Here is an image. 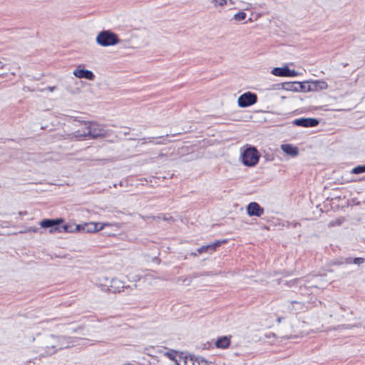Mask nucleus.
I'll return each mask as SVG.
<instances>
[{"mask_svg":"<svg viewBox=\"0 0 365 365\" xmlns=\"http://www.w3.org/2000/svg\"><path fill=\"white\" fill-rule=\"evenodd\" d=\"M108 135L104 125L95 121H84L82 127L68 135L71 140H86L103 138Z\"/></svg>","mask_w":365,"mask_h":365,"instance_id":"nucleus-1","label":"nucleus"},{"mask_svg":"<svg viewBox=\"0 0 365 365\" xmlns=\"http://www.w3.org/2000/svg\"><path fill=\"white\" fill-rule=\"evenodd\" d=\"M39 348L40 356L41 357L51 356L61 350V346L58 344V338L53 334L45 336Z\"/></svg>","mask_w":365,"mask_h":365,"instance_id":"nucleus-2","label":"nucleus"},{"mask_svg":"<svg viewBox=\"0 0 365 365\" xmlns=\"http://www.w3.org/2000/svg\"><path fill=\"white\" fill-rule=\"evenodd\" d=\"M106 227H110L115 230H118L120 228L119 223H101V222H88L83 225H77L75 226L76 230H83L86 232H94L102 230Z\"/></svg>","mask_w":365,"mask_h":365,"instance_id":"nucleus-3","label":"nucleus"},{"mask_svg":"<svg viewBox=\"0 0 365 365\" xmlns=\"http://www.w3.org/2000/svg\"><path fill=\"white\" fill-rule=\"evenodd\" d=\"M96 41L98 45L104 47L114 46L119 43L118 36L109 30L100 32Z\"/></svg>","mask_w":365,"mask_h":365,"instance_id":"nucleus-4","label":"nucleus"},{"mask_svg":"<svg viewBox=\"0 0 365 365\" xmlns=\"http://www.w3.org/2000/svg\"><path fill=\"white\" fill-rule=\"evenodd\" d=\"M167 355L171 360L175 361L177 365H207V361L203 358L193 355H181L178 359H173L172 354H167Z\"/></svg>","mask_w":365,"mask_h":365,"instance_id":"nucleus-5","label":"nucleus"},{"mask_svg":"<svg viewBox=\"0 0 365 365\" xmlns=\"http://www.w3.org/2000/svg\"><path fill=\"white\" fill-rule=\"evenodd\" d=\"M241 158L245 165L252 167L258 163L259 154L255 147L250 146L243 150Z\"/></svg>","mask_w":365,"mask_h":365,"instance_id":"nucleus-6","label":"nucleus"},{"mask_svg":"<svg viewBox=\"0 0 365 365\" xmlns=\"http://www.w3.org/2000/svg\"><path fill=\"white\" fill-rule=\"evenodd\" d=\"M63 222L61 218L59 219H45L40 222V225L43 228H49L50 233L61 232V227L60 225Z\"/></svg>","mask_w":365,"mask_h":365,"instance_id":"nucleus-7","label":"nucleus"},{"mask_svg":"<svg viewBox=\"0 0 365 365\" xmlns=\"http://www.w3.org/2000/svg\"><path fill=\"white\" fill-rule=\"evenodd\" d=\"M257 101V96L248 91L239 96L237 103L240 107L246 108L254 105Z\"/></svg>","mask_w":365,"mask_h":365,"instance_id":"nucleus-8","label":"nucleus"},{"mask_svg":"<svg viewBox=\"0 0 365 365\" xmlns=\"http://www.w3.org/2000/svg\"><path fill=\"white\" fill-rule=\"evenodd\" d=\"M73 74L78 78H86L93 81L95 78L93 73L91 71L84 69L83 65H79L73 71Z\"/></svg>","mask_w":365,"mask_h":365,"instance_id":"nucleus-9","label":"nucleus"},{"mask_svg":"<svg viewBox=\"0 0 365 365\" xmlns=\"http://www.w3.org/2000/svg\"><path fill=\"white\" fill-rule=\"evenodd\" d=\"M319 123L317 119L312 118H302L293 121L294 125L305 128L315 127L319 125Z\"/></svg>","mask_w":365,"mask_h":365,"instance_id":"nucleus-10","label":"nucleus"},{"mask_svg":"<svg viewBox=\"0 0 365 365\" xmlns=\"http://www.w3.org/2000/svg\"><path fill=\"white\" fill-rule=\"evenodd\" d=\"M247 214L250 216L260 217L264 214V209L257 202H250L247 207Z\"/></svg>","mask_w":365,"mask_h":365,"instance_id":"nucleus-11","label":"nucleus"},{"mask_svg":"<svg viewBox=\"0 0 365 365\" xmlns=\"http://www.w3.org/2000/svg\"><path fill=\"white\" fill-rule=\"evenodd\" d=\"M125 287L124 282L117 278H113L110 281L109 291L112 292H120Z\"/></svg>","mask_w":365,"mask_h":365,"instance_id":"nucleus-12","label":"nucleus"},{"mask_svg":"<svg viewBox=\"0 0 365 365\" xmlns=\"http://www.w3.org/2000/svg\"><path fill=\"white\" fill-rule=\"evenodd\" d=\"M281 149L287 155H290L292 157H296L299 154L298 148L296 146H294L292 144H282L281 145Z\"/></svg>","mask_w":365,"mask_h":365,"instance_id":"nucleus-13","label":"nucleus"},{"mask_svg":"<svg viewBox=\"0 0 365 365\" xmlns=\"http://www.w3.org/2000/svg\"><path fill=\"white\" fill-rule=\"evenodd\" d=\"M58 338V344L61 346V349L68 348L73 346V340L72 338L66 336H56Z\"/></svg>","mask_w":365,"mask_h":365,"instance_id":"nucleus-14","label":"nucleus"},{"mask_svg":"<svg viewBox=\"0 0 365 365\" xmlns=\"http://www.w3.org/2000/svg\"><path fill=\"white\" fill-rule=\"evenodd\" d=\"M307 309L304 303L297 301H292L288 305V309L292 312H303Z\"/></svg>","mask_w":365,"mask_h":365,"instance_id":"nucleus-15","label":"nucleus"},{"mask_svg":"<svg viewBox=\"0 0 365 365\" xmlns=\"http://www.w3.org/2000/svg\"><path fill=\"white\" fill-rule=\"evenodd\" d=\"M305 325L304 322H301L298 319H296L292 323V329L295 332L294 336H298L299 335H302L304 334V331L302 329Z\"/></svg>","mask_w":365,"mask_h":365,"instance_id":"nucleus-16","label":"nucleus"},{"mask_svg":"<svg viewBox=\"0 0 365 365\" xmlns=\"http://www.w3.org/2000/svg\"><path fill=\"white\" fill-rule=\"evenodd\" d=\"M230 344V339L227 336H223L217 339L215 342V345L217 348L225 349L229 346Z\"/></svg>","mask_w":365,"mask_h":365,"instance_id":"nucleus-17","label":"nucleus"},{"mask_svg":"<svg viewBox=\"0 0 365 365\" xmlns=\"http://www.w3.org/2000/svg\"><path fill=\"white\" fill-rule=\"evenodd\" d=\"M312 83V85L314 86L315 89H327L328 87L327 83L326 81L323 80H317V81H311Z\"/></svg>","mask_w":365,"mask_h":365,"instance_id":"nucleus-18","label":"nucleus"},{"mask_svg":"<svg viewBox=\"0 0 365 365\" xmlns=\"http://www.w3.org/2000/svg\"><path fill=\"white\" fill-rule=\"evenodd\" d=\"M287 67L284 68H273L272 73L277 76H287Z\"/></svg>","mask_w":365,"mask_h":365,"instance_id":"nucleus-19","label":"nucleus"},{"mask_svg":"<svg viewBox=\"0 0 365 365\" xmlns=\"http://www.w3.org/2000/svg\"><path fill=\"white\" fill-rule=\"evenodd\" d=\"M225 242H226V240L216 241L214 243H211L210 245H205V247H206L207 252H213L214 250H215V249L217 247L220 246L222 243H225Z\"/></svg>","mask_w":365,"mask_h":365,"instance_id":"nucleus-20","label":"nucleus"},{"mask_svg":"<svg viewBox=\"0 0 365 365\" xmlns=\"http://www.w3.org/2000/svg\"><path fill=\"white\" fill-rule=\"evenodd\" d=\"M210 2L212 4L214 8L217 9L219 7H224L227 5V0H211Z\"/></svg>","mask_w":365,"mask_h":365,"instance_id":"nucleus-21","label":"nucleus"},{"mask_svg":"<svg viewBox=\"0 0 365 365\" xmlns=\"http://www.w3.org/2000/svg\"><path fill=\"white\" fill-rule=\"evenodd\" d=\"M247 16V14L243 11H239L238 13L235 14L233 16V19L237 21H241L245 19Z\"/></svg>","mask_w":365,"mask_h":365,"instance_id":"nucleus-22","label":"nucleus"},{"mask_svg":"<svg viewBox=\"0 0 365 365\" xmlns=\"http://www.w3.org/2000/svg\"><path fill=\"white\" fill-rule=\"evenodd\" d=\"M363 173H365V165L356 166L351 171V173L357 175Z\"/></svg>","mask_w":365,"mask_h":365,"instance_id":"nucleus-23","label":"nucleus"},{"mask_svg":"<svg viewBox=\"0 0 365 365\" xmlns=\"http://www.w3.org/2000/svg\"><path fill=\"white\" fill-rule=\"evenodd\" d=\"M61 230L66 232H73L76 230L73 229L71 225H66L61 227Z\"/></svg>","mask_w":365,"mask_h":365,"instance_id":"nucleus-24","label":"nucleus"},{"mask_svg":"<svg viewBox=\"0 0 365 365\" xmlns=\"http://www.w3.org/2000/svg\"><path fill=\"white\" fill-rule=\"evenodd\" d=\"M299 75V73L294 70H291L287 67V77H294Z\"/></svg>","mask_w":365,"mask_h":365,"instance_id":"nucleus-25","label":"nucleus"},{"mask_svg":"<svg viewBox=\"0 0 365 365\" xmlns=\"http://www.w3.org/2000/svg\"><path fill=\"white\" fill-rule=\"evenodd\" d=\"M365 261V259L364 258H361V257H356L354 259V264H362L364 263Z\"/></svg>","mask_w":365,"mask_h":365,"instance_id":"nucleus-26","label":"nucleus"},{"mask_svg":"<svg viewBox=\"0 0 365 365\" xmlns=\"http://www.w3.org/2000/svg\"><path fill=\"white\" fill-rule=\"evenodd\" d=\"M341 221L340 220H332L329 222V225L332 227V226H335V225H341Z\"/></svg>","mask_w":365,"mask_h":365,"instance_id":"nucleus-27","label":"nucleus"},{"mask_svg":"<svg viewBox=\"0 0 365 365\" xmlns=\"http://www.w3.org/2000/svg\"><path fill=\"white\" fill-rule=\"evenodd\" d=\"M197 254L200 255V254H202L203 252H206L207 251V249L205 247V245H203V246L200 247V248H198L197 250Z\"/></svg>","mask_w":365,"mask_h":365,"instance_id":"nucleus-28","label":"nucleus"},{"mask_svg":"<svg viewBox=\"0 0 365 365\" xmlns=\"http://www.w3.org/2000/svg\"><path fill=\"white\" fill-rule=\"evenodd\" d=\"M56 88V86H48L46 88H44L43 91H45V90H48L50 92H53V91H55Z\"/></svg>","mask_w":365,"mask_h":365,"instance_id":"nucleus-29","label":"nucleus"},{"mask_svg":"<svg viewBox=\"0 0 365 365\" xmlns=\"http://www.w3.org/2000/svg\"><path fill=\"white\" fill-rule=\"evenodd\" d=\"M38 231V228L36 227H29L26 232H36Z\"/></svg>","mask_w":365,"mask_h":365,"instance_id":"nucleus-30","label":"nucleus"},{"mask_svg":"<svg viewBox=\"0 0 365 365\" xmlns=\"http://www.w3.org/2000/svg\"><path fill=\"white\" fill-rule=\"evenodd\" d=\"M156 218L160 220H168V218H167L166 217H161V216H158L156 217Z\"/></svg>","mask_w":365,"mask_h":365,"instance_id":"nucleus-31","label":"nucleus"},{"mask_svg":"<svg viewBox=\"0 0 365 365\" xmlns=\"http://www.w3.org/2000/svg\"><path fill=\"white\" fill-rule=\"evenodd\" d=\"M252 8H253V7H252V5L251 4H247V6L245 7V9H246V10H249V9H252Z\"/></svg>","mask_w":365,"mask_h":365,"instance_id":"nucleus-32","label":"nucleus"},{"mask_svg":"<svg viewBox=\"0 0 365 365\" xmlns=\"http://www.w3.org/2000/svg\"><path fill=\"white\" fill-rule=\"evenodd\" d=\"M155 139V138H149V142H153V140Z\"/></svg>","mask_w":365,"mask_h":365,"instance_id":"nucleus-33","label":"nucleus"},{"mask_svg":"<svg viewBox=\"0 0 365 365\" xmlns=\"http://www.w3.org/2000/svg\"><path fill=\"white\" fill-rule=\"evenodd\" d=\"M289 87H287V89L292 90V87L293 85H289Z\"/></svg>","mask_w":365,"mask_h":365,"instance_id":"nucleus-34","label":"nucleus"},{"mask_svg":"<svg viewBox=\"0 0 365 365\" xmlns=\"http://www.w3.org/2000/svg\"><path fill=\"white\" fill-rule=\"evenodd\" d=\"M161 143H163V142H161V141H159V142H156V143H155V144H161Z\"/></svg>","mask_w":365,"mask_h":365,"instance_id":"nucleus-35","label":"nucleus"},{"mask_svg":"<svg viewBox=\"0 0 365 365\" xmlns=\"http://www.w3.org/2000/svg\"><path fill=\"white\" fill-rule=\"evenodd\" d=\"M192 255H194V256H197V254H196V253H192Z\"/></svg>","mask_w":365,"mask_h":365,"instance_id":"nucleus-36","label":"nucleus"},{"mask_svg":"<svg viewBox=\"0 0 365 365\" xmlns=\"http://www.w3.org/2000/svg\"><path fill=\"white\" fill-rule=\"evenodd\" d=\"M2 66H2L1 63L0 62V67H2Z\"/></svg>","mask_w":365,"mask_h":365,"instance_id":"nucleus-37","label":"nucleus"}]
</instances>
